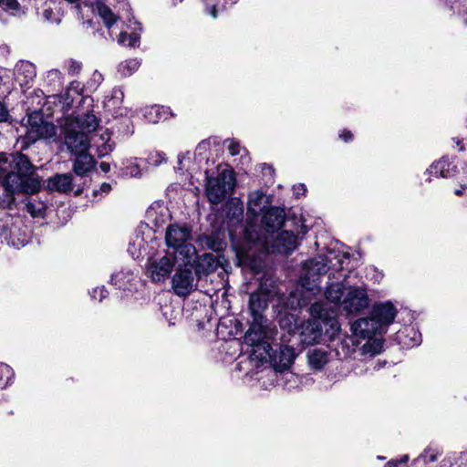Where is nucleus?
<instances>
[{
    "mask_svg": "<svg viewBox=\"0 0 467 467\" xmlns=\"http://www.w3.org/2000/svg\"><path fill=\"white\" fill-rule=\"evenodd\" d=\"M0 183L5 198L0 206L12 209L16 194H35L41 188V180L28 157L23 153L0 154Z\"/></svg>",
    "mask_w": 467,
    "mask_h": 467,
    "instance_id": "f257e3e1",
    "label": "nucleus"
},
{
    "mask_svg": "<svg viewBox=\"0 0 467 467\" xmlns=\"http://www.w3.org/2000/svg\"><path fill=\"white\" fill-rule=\"evenodd\" d=\"M314 319L304 321L299 327V338L303 346L327 343L334 340L340 330L337 320L327 317L325 304L316 302L310 307Z\"/></svg>",
    "mask_w": 467,
    "mask_h": 467,
    "instance_id": "f03ea898",
    "label": "nucleus"
},
{
    "mask_svg": "<svg viewBox=\"0 0 467 467\" xmlns=\"http://www.w3.org/2000/svg\"><path fill=\"white\" fill-rule=\"evenodd\" d=\"M348 259L345 253L329 251L325 256L317 255L303 263L299 285L306 292L316 295L321 290V278L330 267H341L344 260Z\"/></svg>",
    "mask_w": 467,
    "mask_h": 467,
    "instance_id": "7ed1b4c3",
    "label": "nucleus"
},
{
    "mask_svg": "<svg viewBox=\"0 0 467 467\" xmlns=\"http://www.w3.org/2000/svg\"><path fill=\"white\" fill-rule=\"evenodd\" d=\"M272 338L263 337L258 342H254V344H247L252 348L249 358L257 368L269 362L276 371L285 370L291 367L295 360V349L290 346L282 345L279 347L278 351L273 352L269 343V340Z\"/></svg>",
    "mask_w": 467,
    "mask_h": 467,
    "instance_id": "20e7f679",
    "label": "nucleus"
},
{
    "mask_svg": "<svg viewBox=\"0 0 467 467\" xmlns=\"http://www.w3.org/2000/svg\"><path fill=\"white\" fill-rule=\"evenodd\" d=\"M268 296L263 292H255L250 296L249 309L253 317L251 326L244 336L245 344H254L263 337H274L276 335L275 327L268 324L263 316L267 307Z\"/></svg>",
    "mask_w": 467,
    "mask_h": 467,
    "instance_id": "39448f33",
    "label": "nucleus"
},
{
    "mask_svg": "<svg viewBox=\"0 0 467 467\" xmlns=\"http://www.w3.org/2000/svg\"><path fill=\"white\" fill-rule=\"evenodd\" d=\"M192 239V228L186 223L170 224L165 233V242L169 248H173L176 262L184 260L186 264L194 263L196 249L190 241Z\"/></svg>",
    "mask_w": 467,
    "mask_h": 467,
    "instance_id": "423d86ee",
    "label": "nucleus"
},
{
    "mask_svg": "<svg viewBox=\"0 0 467 467\" xmlns=\"http://www.w3.org/2000/svg\"><path fill=\"white\" fill-rule=\"evenodd\" d=\"M205 175V194L211 203H221L234 192L235 178L233 171L225 167H219L216 176H210L207 171Z\"/></svg>",
    "mask_w": 467,
    "mask_h": 467,
    "instance_id": "0eeeda50",
    "label": "nucleus"
},
{
    "mask_svg": "<svg viewBox=\"0 0 467 467\" xmlns=\"http://www.w3.org/2000/svg\"><path fill=\"white\" fill-rule=\"evenodd\" d=\"M245 238L258 246L260 251L266 253L286 254L295 250L297 245L296 235L289 231H283L273 241H270L268 236H261L257 233L246 229Z\"/></svg>",
    "mask_w": 467,
    "mask_h": 467,
    "instance_id": "6e6552de",
    "label": "nucleus"
},
{
    "mask_svg": "<svg viewBox=\"0 0 467 467\" xmlns=\"http://www.w3.org/2000/svg\"><path fill=\"white\" fill-rule=\"evenodd\" d=\"M379 329V317L376 310L370 317H363L356 320L351 325V330L357 337L367 339L362 347V353L374 357L379 353V339L377 332Z\"/></svg>",
    "mask_w": 467,
    "mask_h": 467,
    "instance_id": "1a4fd4ad",
    "label": "nucleus"
},
{
    "mask_svg": "<svg viewBox=\"0 0 467 467\" xmlns=\"http://www.w3.org/2000/svg\"><path fill=\"white\" fill-rule=\"evenodd\" d=\"M25 129V139L27 143H33L40 139H47L56 136L55 125L43 119L39 111H34L26 115L22 120Z\"/></svg>",
    "mask_w": 467,
    "mask_h": 467,
    "instance_id": "9d476101",
    "label": "nucleus"
},
{
    "mask_svg": "<svg viewBox=\"0 0 467 467\" xmlns=\"http://www.w3.org/2000/svg\"><path fill=\"white\" fill-rule=\"evenodd\" d=\"M176 263L178 269L172 277V289L177 296H186L195 286L192 273L194 263L186 264L184 260Z\"/></svg>",
    "mask_w": 467,
    "mask_h": 467,
    "instance_id": "9b49d317",
    "label": "nucleus"
},
{
    "mask_svg": "<svg viewBox=\"0 0 467 467\" xmlns=\"http://www.w3.org/2000/svg\"><path fill=\"white\" fill-rule=\"evenodd\" d=\"M177 265L174 254L167 252L164 255L149 259L147 269L153 282L165 280L171 274L173 266Z\"/></svg>",
    "mask_w": 467,
    "mask_h": 467,
    "instance_id": "f8f14e48",
    "label": "nucleus"
},
{
    "mask_svg": "<svg viewBox=\"0 0 467 467\" xmlns=\"http://www.w3.org/2000/svg\"><path fill=\"white\" fill-rule=\"evenodd\" d=\"M368 297L365 289L361 287H348L342 300L341 307L346 312L358 313L368 307Z\"/></svg>",
    "mask_w": 467,
    "mask_h": 467,
    "instance_id": "ddd939ff",
    "label": "nucleus"
},
{
    "mask_svg": "<svg viewBox=\"0 0 467 467\" xmlns=\"http://www.w3.org/2000/svg\"><path fill=\"white\" fill-rule=\"evenodd\" d=\"M64 143L69 152L73 154L88 151L90 140L88 135L67 123Z\"/></svg>",
    "mask_w": 467,
    "mask_h": 467,
    "instance_id": "4468645a",
    "label": "nucleus"
},
{
    "mask_svg": "<svg viewBox=\"0 0 467 467\" xmlns=\"http://www.w3.org/2000/svg\"><path fill=\"white\" fill-rule=\"evenodd\" d=\"M394 341L402 348H411L422 341L421 333L417 325L400 327L395 333Z\"/></svg>",
    "mask_w": 467,
    "mask_h": 467,
    "instance_id": "2eb2a0df",
    "label": "nucleus"
},
{
    "mask_svg": "<svg viewBox=\"0 0 467 467\" xmlns=\"http://www.w3.org/2000/svg\"><path fill=\"white\" fill-rule=\"evenodd\" d=\"M285 218V211L278 207L268 209L262 218V224L267 234H274L279 230Z\"/></svg>",
    "mask_w": 467,
    "mask_h": 467,
    "instance_id": "dca6fc26",
    "label": "nucleus"
},
{
    "mask_svg": "<svg viewBox=\"0 0 467 467\" xmlns=\"http://www.w3.org/2000/svg\"><path fill=\"white\" fill-rule=\"evenodd\" d=\"M14 76L21 87L28 86L36 76V67L29 61L21 60L15 67Z\"/></svg>",
    "mask_w": 467,
    "mask_h": 467,
    "instance_id": "f3484780",
    "label": "nucleus"
},
{
    "mask_svg": "<svg viewBox=\"0 0 467 467\" xmlns=\"http://www.w3.org/2000/svg\"><path fill=\"white\" fill-rule=\"evenodd\" d=\"M402 348L399 345L390 344L388 346L387 340L381 336V368H385L387 365H396L401 362Z\"/></svg>",
    "mask_w": 467,
    "mask_h": 467,
    "instance_id": "a211bd4d",
    "label": "nucleus"
},
{
    "mask_svg": "<svg viewBox=\"0 0 467 467\" xmlns=\"http://www.w3.org/2000/svg\"><path fill=\"white\" fill-rule=\"evenodd\" d=\"M67 123L85 134L94 131L99 126L97 116L91 112L78 113Z\"/></svg>",
    "mask_w": 467,
    "mask_h": 467,
    "instance_id": "6ab92c4d",
    "label": "nucleus"
},
{
    "mask_svg": "<svg viewBox=\"0 0 467 467\" xmlns=\"http://www.w3.org/2000/svg\"><path fill=\"white\" fill-rule=\"evenodd\" d=\"M74 155L76 156V159L73 163V171L77 175H87L94 169L96 161L93 156L88 153V151H82L81 153Z\"/></svg>",
    "mask_w": 467,
    "mask_h": 467,
    "instance_id": "aec40b11",
    "label": "nucleus"
},
{
    "mask_svg": "<svg viewBox=\"0 0 467 467\" xmlns=\"http://www.w3.org/2000/svg\"><path fill=\"white\" fill-rule=\"evenodd\" d=\"M398 308L390 300L381 302V336L388 332L389 327L396 323Z\"/></svg>",
    "mask_w": 467,
    "mask_h": 467,
    "instance_id": "412c9836",
    "label": "nucleus"
},
{
    "mask_svg": "<svg viewBox=\"0 0 467 467\" xmlns=\"http://www.w3.org/2000/svg\"><path fill=\"white\" fill-rule=\"evenodd\" d=\"M217 267V260L212 254H203L201 256H197L194 261L193 269L197 275H208L214 271Z\"/></svg>",
    "mask_w": 467,
    "mask_h": 467,
    "instance_id": "4be33fe9",
    "label": "nucleus"
},
{
    "mask_svg": "<svg viewBox=\"0 0 467 467\" xmlns=\"http://www.w3.org/2000/svg\"><path fill=\"white\" fill-rule=\"evenodd\" d=\"M73 178L69 173L57 174L47 182V187L52 191L67 193L73 189Z\"/></svg>",
    "mask_w": 467,
    "mask_h": 467,
    "instance_id": "5701e85b",
    "label": "nucleus"
},
{
    "mask_svg": "<svg viewBox=\"0 0 467 467\" xmlns=\"http://www.w3.org/2000/svg\"><path fill=\"white\" fill-rule=\"evenodd\" d=\"M307 361L311 368L322 369L329 361V352L323 348H316L307 352Z\"/></svg>",
    "mask_w": 467,
    "mask_h": 467,
    "instance_id": "b1692460",
    "label": "nucleus"
},
{
    "mask_svg": "<svg viewBox=\"0 0 467 467\" xmlns=\"http://www.w3.org/2000/svg\"><path fill=\"white\" fill-rule=\"evenodd\" d=\"M171 112L168 108L163 106H150L143 109V116L150 123H158L169 119Z\"/></svg>",
    "mask_w": 467,
    "mask_h": 467,
    "instance_id": "393cba45",
    "label": "nucleus"
},
{
    "mask_svg": "<svg viewBox=\"0 0 467 467\" xmlns=\"http://www.w3.org/2000/svg\"><path fill=\"white\" fill-rule=\"evenodd\" d=\"M110 133L108 130L92 138L93 145L97 148L99 157H103L111 152L113 146L109 143Z\"/></svg>",
    "mask_w": 467,
    "mask_h": 467,
    "instance_id": "a878e982",
    "label": "nucleus"
},
{
    "mask_svg": "<svg viewBox=\"0 0 467 467\" xmlns=\"http://www.w3.org/2000/svg\"><path fill=\"white\" fill-rule=\"evenodd\" d=\"M227 218L234 223L242 222L244 216V205L240 199H232L226 204Z\"/></svg>",
    "mask_w": 467,
    "mask_h": 467,
    "instance_id": "bb28decb",
    "label": "nucleus"
},
{
    "mask_svg": "<svg viewBox=\"0 0 467 467\" xmlns=\"http://www.w3.org/2000/svg\"><path fill=\"white\" fill-rule=\"evenodd\" d=\"M147 216L158 226L166 221L169 217V212L163 204L155 202L148 209Z\"/></svg>",
    "mask_w": 467,
    "mask_h": 467,
    "instance_id": "cd10ccee",
    "label": "nucleus"
},
{
    "mask_svg": "<svg viewBox=\"0 0 467 467\" xmlns=\"http://www.w3.org/2000/svg\"><path fill=\"white\" fill-rule=\"evenodd\" d=\"M347 290L342 283L331 284L326 290V298L336 305L341 306Z\"/></svg>",
    "mask_w": 467,
    "mask_h": 467,
    "instance_id": "c85d7f7f",
    "label": "nucleus"
},
{
    "mask_svg": "<svg viewBox=\"0 0 467 467\" xmlns=\"http://www.w3.org/2000/svg\"><path fill=\"white\" fill-rule=\"evenodd\" d=\"M0 19L4 22L5 14H9L14 16H18L25 14V11L16 0H0Z\"/></svg>",
    "mask_w": 467,
    "mask_h": 467,
    "instance_id": "c756f323",
    "label": "nucleus"
},
{
    "mask_svg": "<svg viewBox=\"0 0 467 467\" xmlns=\"http://www.w3.org/2000/svg\"><path fill=\"white\" fill-rule=\"evenodd\" d=\"M427 172L433 174L436 177H450L451 175L450 170V162L447 159L441 158V160L434 161L427 170Z\"/></svg>",
    "mask_w": 467,
    "mask_h": 467,
    "instance_id": "7c9ffc66",
    "label": "nucleus"
},
{
    "mask_svg": "<svg viewBox=\"0 0 467 467\" xmlns=\"http://www.w3.org/2000/svg\"><path fill=\"white\" fill-rule=\"evenodd\" d=\"M95 10L109 29L116 23L118 16L103 3L97 2Z\"/></svg>",
    "mask_w": 467,
    "mask_h": 467,
    "instance_id": "2f4dec72",
    "label": "nucleus"
},
{
    "mask_svg": "<svg viewBox=\"0 0 467 467\" xmlns=\"http://www.w3.org/2000/svg\"><path fill=\"white\" fill-rule=\"evenodd\" d=\"M124 93L119 88H114L110 95L107 96L104 99V105L109 110L116 109L120 107L123 102Z\"/></svg>",
    "mask_w": 467,
    "mask_h": 467,
    "instance_id": "473e14b6",
    "label": "nucleus"
},
{
    "mask_svg": "<svg viewBox=\"0 0 467 467\" xmlns=\"http://www.w3.org/2000/svg\"><path fill=\"white\" fill-rule=\"evenodd\" d=\"M416 313L410 310L407 306H400L398 308V316L396 318V323L402 326L415 325L414 321L416 320Z\"/></svg>",
    "mask_w": 467,
    "mask_h": 467,
    "instance_id": "72a5a7b5",
    "label": "nucleus"
},
{
    "mask_svg": "<svg viewBox=\"0 0 467 467\" xmlns=\"http://www.w3.org/2000/svg\"><path fill=\"white\" fill-rule=\"evenodd\" d=\"M265 195L259 191L254 192L249 195L248 210L254 214H257L263 208Z\"/></svg>",
    "mask_w": 467,
    "mask_h": 467,
    "instance_id": "f704fd0d",
    "label": "nucleus"
},
{
    "mask_svg": "<svg viewBox=\"0 0 467 467\" xmlns=\"http://www.w3.org/2000/svg\"><path fill=\"white\" fill-rule=\"evenodd\" d=\"M140 66V62L137 58H130L121 62L118 67V72L122 77H130L136 72Z\"/></svg>",
    "mask_w": 467,
    "mask_h": 467,
    "instance_id": "c9c22d12",
    "label": "nucleus"
},
{
    "mask_svg": "<svg viewBox=\"0 0 467 467\" xmlns=\"http://www.w3.org/2000/svg\"><path fill=\"white\" fill-rule=\"evenodd\" d=\"M81 90H82V88L80 86V83L78 81H72L69 84V87L67 88L65 94L59 96L60 99H63V101H62L63 106L70 107V105L72 104V102L74 100L73 97L71 96V92H74L77 95H80Z\"/></svg>",
    "mask_w": 467,
    "mask_h": 467,
    "instance_id": "e433bc0d",
    "label": "nucleus"
},
{
    "mask_svg": "<svg viewBox=\"0 0 467 467\" xmlns=\"http://www.w3.org/2000/svg\"><path fill=\"white\" fill-rule=\"evenodd\" d=\"M26 212L31 214L32 217H43L46 210L44 202L36 200H30L26 204Z\"/></svg>",
    "mask_w": 467,
    "mask_h": 467,
    "instance_id": "4c0bfd02",
    "label": "nucleus"
},
{
    "mask_svg": "<svg viewBox=\"0 0 467 467\" xmlns=\"http://www.w3.org/2000/svg\"><path fill=\"white\" fill-rule=\"evenodd\" d=\"M46 80L54 90L58 89L63 85V75L58 69L47 71Z\"/></svg>",
    "mask_w": 467,
    "mask_h": 467,
    "instance_id": "58836bf2",
    "label": "nucleus"
},
{
    "mask_svg": "<svg viewBox=\"0 0 467 467\" xmlns=\"http://www.w3.org/2000/svg\"><path fill=\"white\" fill-rule=\"evenodd\" d=\"M140 40V34L137 32H132L128 34L127 32H120L118 43L122 46H127L130 47H134L138 46Z\"/></svg>",
    "mask_w": 467,
    "mask_h": 467,
    "instance_id": "ea45409f",
    "label": "nucleus"
},
{
    "mask_svg": "<svg viewBox=\"0 0 467 467\" xmlns=\"http://www.w3.org/2000/svg\"><path fill=\"white\" fill-rule=\"evenodd\" d=\"M125 165V171L124 174L130 177H137L140 175V166L137 163L136 159H130L127 160L124 163Z\"/></svg>",
    "mask_w": 467,
    "mask_h": 467,
    "instance_id": "a19ab883",
    "label": "nucleus"
},
{
    "mask_svg": "<svg viewBox=\"0 0 467 467\" xmlns=\"http://www.w3.org/2000/svg\"><path fill=\"white\" fill-rule=\"evenodd\" d=\"M206 245L214 252H221L225 248L226 244L217 235H210L206 239Z\"/></svg>",
    "mask_w": 467,
    "mask_h": 467,
    "instance_id": "79ce46f5",
    "label": "nucleus"
},
{
    "mask_svg": "<svg viewBox=\"0 0 467 467\" xmlns=\"http://www.w3.org/2000/svg\"><path fill=\"white\" fill-rule=\"evenodd\" d=\"M14 377V371L10 366L5 363H0V381L7 385Z\"/></svg>",
    "mask_w": 467,
    "mask_h": 467,
    "instance_id": "37998d69",
    "label": "nucleus"
},
{
    "mask_svg": "<svg viewBox=\"0 0 467 467\" xmlns=\"http://www.w3.org/2000/svg\"><path fill=\"white\" fill-rule=\"evenodd\" d=\"M166 155L161 151L151 152L148 157V162L153 166H159L166 161Z\"/></svg>",
    "mask_w": 467,
    "mask_h": 467,
    "instance_id": "c03bdc74",
    "label": "nucleus"
},
{
    "mask_svg": "<svg viewBox=\"0 0 467 467\" xmlns=\"http://www.w3.org/2000/svg\"><path fill=\"white\" fill-rule=\"evenodd\" d=\"M206 5L207 12L215 18L217 16V11L224 8V5L219 3H213L214 0H203Z\"/></svg>",
    "mask_w": 467,
    "mask_h": 467,
    "instance_id": "a18cd8bd",
    "label": "nucleus"
},
{
    "mask_svg": "<svg viewBox=\"0 0 467 467\" xmlns=\"http://www.w3.org/2000/svg\"><path fill=\"white\" fill-rule=\"evenodd\" d=\"M103 81V76L99 71H94L87 85L89 89H97Z\"/></svg>",
    "mask_w": 467,
    "mask_h": 467,
    "instance_id": "49530a36",
    "label": "nucleus"
},
{
    "mask_svg": "<svg viewBox=\"0 0 467 467\" xmlns=\"http://www.w3.org/2000/svg\"><path fill=\"white\" fill-rule=\"evenodd\" d=\"M125 273L124 272H119L115 273L111 275L110 282L113 285L117 286L119 289H124L125 288Z\"/></svg>",
    "mask_w": 467,
    "mask_h": 467,
    "instance_id": "de8ad7c7",
    "label": "nucleus"
},
{
    "mask_svg": "<svg viewBox=\"0 0 467 467\" xmlns=\"http://www.w3.org/2000/svg\"><path fill=\"white\" fill-rule=\"evenodd\" d=\"M68 73L72 76H76L80 73L82 69V64L78 61L70 59L66 64Z\"/></svg>",
    "mask_w": 467,
    "mask_h": 467,
    "instance_id": "09e8293b",
    "label": "nucleus"
},
{
    "mask_svg": "<svg viewBox=\"0 0 467 467\" xmlns=\"http://www.w3.org/2000/svg\"><path fill=\"white\" fill-rule=\"evenodd\" d=\"M90 296L94 300L101 302L103 298L107 297L108 291L106 290L105 286L96 287L91 291Z\"/></svg>",
    "mask_w": 467,
    "mask_h": 467,
    "instance_id": "8fccbe9b",
    "label": "nucleus"
},
{
    "mask_svg": "<svg viewBox=\"0 0 467 467\" xmlns=\"http://www.w3.org/2000/svg\"><path fill=\"white\" fill-rule=\"evenodd\" d=\"M241 149L242 147L238 141H235L234 140H229L228 150L231 155L234 156L240 154Z\"/></svg>",
    "mask_w": 467,
    "mask_h": 467,
    "instance_id": "3c124183",
    "label": "nucleus"
},
{
    "mask_svg": "<svg viewBox=\"0 0 467 467\" xmlns=\"http://www.w3.org/2000/svg\"><path fill=\"white\" fill-rule=\"evenodd\" d=\"M409 461V456L404 455L400 459L389 460L384 467H400L401 463H406Z\"/></svg>",
    "mask_w": 467,
    "mask_h": 467,
    "instance_id": "603ef678",
    "label": "nucleus"
},
{
    "mask_svg": "<svg viewBox=\"0 0 467 467\" xmlns=\"http://www.w3.org/2000/svg\"><path fill=\"white\" fill-rule=\"evenodd\" d=\"M10 118L9 111L6 109L5 105L0 101V122L8 121Z\"/></svg>",
    "mask_w": 467,
    "mask_h": 467,
    "instance_id": "864d4df0",
    "label": "nucleus"
},
{
    "mask_svg": "<svg viewBox=\"0 0 467 467\" xmlns=\"http://www.w3.org/2000/svg\"><path fill=\"white\" fill-rule=\"evenodd\" d=\"M111 190V185L109 183L104 182L100 185L99 189L93 191V196L96 197L99 192L104 194H108Z\"/></svg>",
    "mask_w": 467,
    "mask_h": 467,
    "instance_id": "5fc2aeb1",
    "label": "nucleus"
},
{
    "mask_svg": "<svg viewBox=\"0 0 467 467\" xmlns=\"http://www.w3.org/2000/svg\"><path fill=\"white\" fill-rule=\"evenodd\" d=\"M306 191V189L304 184H299L297 186H294V194L296 197H299L300 195H304Z\"/></svg>",
    "mask_w": 467,
    "mask_h": 467,
    "instance_id": "6e6d98bb",
    "label": "nucleus"
},
{
    "mask_svg": "<svg viewBox=\"0 0 467 467\" xmlns=\"http://www.w3.org/2000/svg\"><path fill=\"white\" fill-rule=\"evenodd\" d=\"M339 138L341 140H343L345 142H348V141L352 140L353 135H352V133L349 130H343L339 134Z\"/></svg>",
    "mask_w": 467,
    "mask_h": 467,
    "instance_id": "4d7b16f0",
    "label": "nucleus"
},
{
    "mask_svg": "<svg viewBox=\"0 0 467 467\" xmlns=\"http://www.w3.org/2000/svg\"><path fill=\"white\" fill-rule=\"evenodd\" d=\"M53 11L51 9H45L42 13V16L46 21H52Z\"/></svg>",
    "mask_w": 467,
    "mask_h": 467,
    "instance_id": "13d9d810",
    "label": "nucleus"
},
{
    "mask_svg": "<svg viewBox=\"0 0 467 467\" xmlns=\"http://www.w3.org/2000/svg\"><path fill=\"white\" fill-rule=\"evenodd\" d=\"M99 168H100V170H101L103 172H109V170H110V165H109V163H108V162L102 161V162L99 164Z\"/></svg>",
    "mask_w": 467,
    "mask_h": 467,
    "instance_id": "bf43d9fd",
    "label": "nucleus"
},
{
    "mask_svg": "<svg viewBox=\"0 0 467 467\" xmlns=\"http://www.w3.org/2000/svg\"><path fill=\"white\" fill-rule=\"evenodd\" d=\"M464 187L461 190H455L454 191V194L457 195V196H462L463 194V191H464Z\"/></svg>",
    "mask_w": 467,
    "mask_h": 467,
    "instance_id": "052dcab7",
    "label": "nucleus"
},
{
    "mask_svg": "<svg viewBox=\"0 0 467 467\" xmlns=\"http://www.w3.org/2000/svg\"><path fill=\"white\" fill-rule=\"evenodd\" d=\"M83 3L86 5H88L90 3L88 1V0H84Z\"/></svg>",
    "mask_w": 467,
    "mask_h": 467,
    "instance_id": "680f3d73",
    "label": "nucleus"
},
{
    "mask_svg": "<svg viewBox=\"0 0 467 467\" xmlns=\"http://www.w3.org/2000/svg\"><path fill=\"white\" fill-rule=\"evenodd\" d=\"M236 2V0H230V5H234Z\"/></svg>",
    "mask_w": 467,
    "mask_h": 467,
    "instance_id": "e2e57ef3",
    "label": "nucleus"
},
{
    "mask_svg": "<svg viewBox=\"0 0 467 467\" xmlns=\"http://www.w3.org/2000/svg\"><path fill=\"white\" fill-rule=\"evenodd\" d=\"M204 145V143L199 144V149L202 148Z\"/></svg>",
    "mask_w": 467,
    "mask_h": 467,
    "instance_id": "0e129e2a",
    "label": "nucleus"
},
{
    "mask_svg": "<svg viewBox=\"0 0 467 467\" xmlns=\"http://www.w3.org/2000/svg\"><path fill=\"white\" fill-rule=\"evenodd\" d=\"M461 150H464V146L463 145H461Z\"/></svg>",
    "mask_w": 467,
    "mask_h": 467,
    "instance_id": "69168bd1",
    "label": "nucleus"
},
{
    "mask_svg": "<svg viewBox=\"0 0 467 467\" xmlns=\"http://www.w3.org/2000/svg\"><path fill=\"white\" fill-rule=\"evenodd\" d=\"M179 2H182V0H178Z\"/></svg>",
    "mask_w": 467,
    "mask_h": 467,
    "instance_id": "338daca9",
    "label": "nucleus"
},
{
    "mask_svg": "<svg viewBox=\"0 0 467 467\" xmlns=\"http://www.w3.org/2000/svg\"><path fill=\"white\" fill-rule=\"evenodd\" d=\"M225 2L227 3V0H225Z\"/></svg>",
    "mask_w": 467,
    "mask_h": 467,
    "instance_id": "774afa93",
    "label": "nucleus"
}]
</instances>
